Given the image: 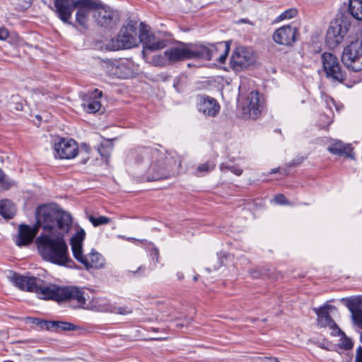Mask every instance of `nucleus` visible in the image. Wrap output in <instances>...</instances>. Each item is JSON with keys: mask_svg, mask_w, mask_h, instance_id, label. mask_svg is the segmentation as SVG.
<instances>
[{"mask_svg": "<svg viewBox=\"0 0 362 362\" xmlns=\"http://www.w3.org/2000/svg\"><path fill=\"white\" fill-rule=\"evenodd\" d=\"M35 217L39 226L45 232L36 239L37 250L45 261L66 266L71 262L64 236L72 223L70 214L57 210L55 206L42 205L36 209Z\"/></svg>", "mask_w": 362, "mask_h": 362, "instance_id": "f257e3e1", "label": "nucleus"}, {"mask_svg": "<svg viewBox=\"0 0 362 362\" xmlns=\"http://www.w3.org/2000/svg\"><path fill=\"white\" fill-rule=\"evenodd\" d=\"M48 6L55 9L58 17L64 22H68L75 8H78L76 21L83 27L86 26L87 17L92 13L100 25L112 28L119 21V13L111 8L98 4L96 1H51Z\"/></svg>", "mask_w": 362, "mask_h": 362, "instance_id": "f03ea898", "label": "nucleus"}, {"mask_svg": "<svg viewBox=\"0 0 362 362\" xmlns=\"http://www.w3.org/2000/svg\"><path fill=\"white\" fill-rule=\"evenodd\" d=\"M230 50L228 42L204 45L202 43L178 42L165 51V55L169 63H175L187 59H214L219 63H224Z\"/></svg>", "mask_w": 362, "mask_h": 362, "instance_id": "7ed1b4c3", "label": "nucleus"}, {"mask_svg": "<svg viewBox=\"0 0 362 362\" xmlns=\"http://www.w3.org/2000/svg\"><path fill=\"white\" fill-rule=\"evenodd\" d=\"M136 163L141 172L144 173L145 179L154 181L168 177L170 170L180 165V161L168 152L149 148L141 151Z\"/></svg>", "mask_w": 362, "mask_h": 362, "instance_id": "20e7f679", "label": "nucleus"}, {"mask_svg": "<svg viewBox=\"0 0 362 362\" xmlns=\"http://www.w3.org/2000/svg\"><path fill=\"white\" fill-rule=\"evenodd\" d=\"M12 282L19 289L35 293L39 298L62 301L64 286L52 284H45L42 280L35 276L14 274Z\"/></svg>", "mask_w": 362, "mask_h": 362, "instance_id": "39448f33", "label": "nucleus"}, {"mask_svg": "<svg viewBox=\"0 0 362 362\" xmlns=\"http://www.w3.org/2000/svg\"><path fill=\"white\" fill-rule=\"evenodd\" d=\"M86 237L85 230L80 228L71 237L70 244L74 258L83 264L88 269L90 268L101 269L105 264V258L94 249L84 255L83 252V242Z\"/></svg>", "mask_w": 362, "mask_h": 362, "instance_id": "423d86ee", "label": "nucleus"}, {"mask_svg": "<svg viewBox=\"0 0 362 362\" xmlns=\"http://www.w3.org/2000/svg\"><path fill=\"white\" fill-rule=\"evenodd\" d=\"M140 25L139 40L143 43L142 54L145 61L155 66H165L168 60L165 54L151 56V54L153 51L164 48L166 46V41L151 35L143 23Z\"/></svg>", "mask_w": 362, "mask_h": 362, "instance_id": "0eeeda50", "label": "nucleus"}, {"mask_svg": "<svg viewBox=\"0 0 362 362\" xmlns=\"http://www.w3.org/2000/svg\"><path fill=\"white\" fill-rule=\"evenodd\" d=\"M341 62L350 70L362 71V40L351 41L344 48Z\"/></svg>", "mask_w": 362, "mask_h": 362, "instance_id": "6e6552de", "label": "nucleus"}, {"mask_svg": "<svg viewBox=\"0 0 362 362\" xmlns=\"http://www.w3.org/2000/svg\"><path fill=\"white\" fill-rule=\"evenodd\" d=\"M350 25L342 19L337 18L330 23L327 31L325 42L327 45L334 49L344 40Z\"/></svg>", "mask_w": 362, "mask_h": 362, "instance_id": "1a4fd4ad", "label": "nucleus"}, {"mask_svg": "<svg viewBox=\"0 0 362 362\" xmlns=\"http://www.w3.org/2000/svg\"><path fill=\"white\" fill-rule=\"evenodd\" d=\"M264 108V100L257 92H251L242 105L243 117L257 119Z\"/></svg>", "mask_w": 362, "mask_h": 362, "instance_id": "9d476101", "label": "nucleus"}, {"mask_svg": "<svg viewBox=\"0 0 362 362\" xmlns=\"http://www.w3.org/2000/svg\"><path fill=\"white\" fill-rule=\"evenodd\" d=\"M54 156L59 159H72L78 153L77 143L72 139L61 138L54 144Z\"/></svg>", "mask_w": 362, "mask_h": 362, "instance_id": "9b49d317", "label": "nucleus"}, {"mask_svg": "<svg viewBox=\"0 0 362 362\" xmlns=\"http://www.w3.org/2000/svg\"><path fill=\"white\" fill-rule=\"evenodd\" d=\"M322 62L327 77L340 82L344 80V74L341 70L336 56L330 53H324L322 55Z\"/></svg>", "mask_w": 362, "mask_h": 362, "instance_id": "f8f14e48", "label": "nucleus"}, {"mask_svg": "<svg viewBox=\"0 0 362 362\" xmlns=\"http://www.w3.org/2000/svg\"><path fill=\"white\" fill-rule=\"evenodd\" d=\"M253 62V51L245 47H236L230 58V65L235 70L247 67Z\"/></svg>", "mask_w": 362, "mask_h": 362, "instance_id": "ddd939ff", "label": "nucleus"}, {"mask_svg": "<svg viewBox=\"0 0 362 362\" xmlns=\"http://www.w3.org/2000/svg\"><path fill=\"white\" fill-rule=\"evenodd\" d=\"M297 35V28L291 25H287L275 30L273 34V40L277 44L290 46L296 41Z\"/></svg>", "mask_w": 362, "mask_h": 362, "instance_id": "4468645a", "label": "nucleus"}, {"mask_svg": "<svg viewBox=\"0 0 362 362\" xmlns=\"http://www.w3.org/2000/svg\"><path fill=\"white\" fill-rule=\"evenodd\" d=\"M89 296L82 289L75 286H64L62 301L68 300L74 301L77 308L85 309Z\"/></svg>", "mask_w": 362, "mask_h": 362, "instance_id": "2eb2a0df", "label": "nucleus"}, {"mask_svg": "<svg viewBox=\"0 0 362 362\" xmlns=\"http://www.w3.org/2000/svg\"><path fill=\"white\" fill-rule=\"evenodd\" d=\"M197 110L206 117H214L219 112L220 105L214 98L201 96L197 102Z\"/></svg>", "mask_w": 362, "mask_h": 362, "instance_id": "dca6fc26", "label": "nucleus"}, {"mask_svg": "<svg viewBox=\"0 0 362 362\" xmlns=\"http://www.w3.org/2000/svg\"><path fill=\"white\" fill-rule=\"evenodd\" d=\"M136 28L133 25L128 24L121 30L118 35V41L124 49H129L137 45Z\"/></svg>", "mask_w": 362, "mask_h": 362, "instance_id": "f3484780", "label": "nucleus"}, {"mask_svg": "<svg viewBox=\"0 0 362 362\" xmlns=\"http://www.w3.org/2000/svg\"><path fill=\"white\" fill-rule=\"evenodd\" d=\"M103 92L98 89H95L90 95H86L83 99L82 106L87 112L95 113L98 112L101 107L99 99L102 97Z\"/></svg>", "mask_w": 362, "mask_h": 362, "instance_id": "a211bd4d", "label": "nucleus"}, {"mask_svg": "<svg viewBox=\"0 0 362 362\" xmlns=\"http://www.w3.org/2000/svg\"><path fill=\"white\" fill-rule=\"evenodd\" d=\"M37 233V229L35 227H30L24 224L20 225L18 235L16 239V245L18 246H24L30 244Z\"/></svg>", "mask_w": 362, "mask_h": 362, "instance_id": "6ab92c4d", "label": "nucleus"}, {"mask_svg": "<svg viewBox=\"0 0 362 362\" xmlns=\"http://www.w3.org/2000/svg\"><path fill=\"white\" fill-rule=\"evenodd\" d=\"M111 303L105 298H93L87 301L85 310H90L95 312L109 313Z\"/></svg>", "mask_w": 362, "mask_h": 362, "instance_id": "aec40b11", "label": "nucleus"}, {"mask_svg": "<svg viewBox=\"0 0 362 362\" xmlns=\"http://www.w3.org/2000/svg\"><path fill=\"white\" fill-rule=\"evenodd\" d=\"M327 149L332 154L354 159L353 148L351 144H344L341 141H337Z\"/></svg>", "mask_w": 362, "mask_h": 362, "instance_id": "412c9836", "label": "nucleus"}, {"mask_svg": "<svg viewBox=\"0 0 362 362\" xmlns=\"http://www.w3.org/2000/svg\"><path fill=\"white\" fill-rule=\"evenodd\" d=\"M329 308L325 306L315 309L317 315V322L320 327H329V326H334V322L328 313Z\"/></svg>", "mask_w": 362, "mask_h": 362, "instance_id": "4be33fe9", "label": "nucleus"}, {"mask_svg": "<svg viewBox=\"0 0 362 362\" xmlns=\"http://www.w3.org/2000/svg\"><path fill=\"white\" fill-rule=\"evenodd\" d=\"M16 213L14 204L9 200L0 201V214L6 218H11Z\"/></svg>", "mask_w": 362, "mask_h": 362, "instance_id": "5701e85b", "label": "nucleus"}, {"mask_svg": "<svg viewBox=\"0 0 362 362\" xmlns=\"http://www.w3.org/2000/svg\"><path fill=\"white\" fill-rule=\"evenodd\" d=\"M349 11L354 18L362 21V1H349Z\"/></svg>", "mask_w": 362, "mask_h": 362, "instance_id": "b1692460", "label": "nucleus"}, {"mask_svg": "<svg viewBox=\"0 0 362 362\" xmlns=\"http://www.w3.org/2000/svg\"><path fill=\"white\" fill-rule=\"evenodd\" d=\"M325 102L327 105V108L329 110V113L326 115L325 116V120L324 121V124H322V127H325L326 125H328L332 122V118H333V112H332V106L335 107L336 109L338 110L337 107L335 105L334 100L332 98H326Z\"/></svg>", "mask_w": 362, "mask_h": 362, "instance_id": "393cba45", "label": "nucleus"}, {"mask_svg": "<svg viewBox=\"0 0 362 362\" xmlns=\"http://www.w3.org/2000/svg\"><path fill=\"white\" fill-rule=\"evenodd\" d=\"M110 313L126 315L132 313V309L129 306H117L111 303Z\"/></svg>", "mask_w": 362, "mask_h": 362, "instance_id": "a878e982", "label": "nucleus"}, {"mask_svg": "<svg viewBox=\"0 0 362 362\" xmlns=\"http://www.w3.org/2000/svg\"><path fill=\"white\" fill-rule=\"evenodd\" d=\"M351 315L355 325L362 328V305L351 309Z\"/></svg>", "mask_w": 362, "mask_h": 362, "instance_id": "bb28decb", "label": "nucleus"}, {"mask_svg": "<svg viewBox=\"0 0 362 362\" xmlns=\"http://www.w3.org/2000/svg\"><path fill=\"white\" fill-rule=\"evenodd\" d=\"M88 218L89 221L95 227L99 226L100 225L107 224L111 221L110 218L103 216L95 217L93 215H90L88 216Z\"/></svg>", "mask_w": 362, "mask_h": 362, "instance_id": "cd10ccee", "label": "nucleus"}, {"mask_svg": "<svg viewBox=\"0 0 362 362\" xmlns=\"http://www.w3.org/2000/svg\"><path fill=\"white\" fill-rule=\"evenodd\" d=\"M112 69H111V74L113 75H116L117 77L119 78H128L131 75L130 71H127L125 73H122L124 70L126 69V67L123 64H119V66H114L111 65Z\"/></svg>", "mask_w": 362, "mask_h": 362, "instance_id": "c85d7f7f", "label": "nucleus"}, {"mask_svg": "<svg viewBox=\"0 0 362 362\" xmlns=\"http://www.w3.org/2000/svg\"><path fill=\"white\" fill-rule=\"evenodd\" d=\"M220 169L223 173H226L228 171H230L235 175L240 176L243 173V170L240 168L237 165H228L224 163H222L220 165Z\"/></svg>", "mask_w": 362, "mask_h": 362, "instance_id": "c756f323", "label": "nucleus"}, {"mask_svg": "<svg viewBox=\"0 0 362 362\" xmlns=\"http://www.w3.org/2000/svg\"><path fill=\"white\" fill-rule=\"evenodd\" d=\"M49 323L52 325V327H56L62 330H74L76 329V326L69 322L55 321L50 322Z\"/></svg>", "mask_w": 362, "mask_h": 362, "instance_id": "7c9ffc66", "label": "nucleus"}, {"mask_svg": "<svg viewBox=\"0 0 362 362\" xmlns=\"http://www.w3.org/2000/svg\"><path fill=\"white\" fill-rule=\"evenodd\" d=\"M297 14L296 8H289L282 12L278 17L279 21L288 20L293 18Z\"/></svg>", "mask_w": 362, "mask_h": 362, "instance_id": "2f4dec72", "label": "nucleus"}, {"mask_svg": "<svg viewBox=\"0 0 362 362\" xmlns=\"http://www.w3.org/2000/svg\"><path fill=\"white\" fill-rule=\"evenodd\" d=\"M215 165L210 163H203L198 166L197 170L199 173H208L214 168Z\"/></svg>", "mask_w": 362, "mask_h": 362, "instance_id": "473e14b6", "label": "nucleus"}, {"mask_svg": "<svg viewBox=\"0 0 362 362\" xmlns=\"http://www.w3.org/2000/svg\"><path fill=\"white\" fill-rule=\"evenodd\" d=\"M340 346L348 349H351L353 346L352 341L350 339L347 338L345 334H342L340 337Z\"/></svg>", "mask_w": 362, "mask_h": 362, "instance_id": "72a5a7b5", "label": "nucleus"}, {"mask_svg": "<svg viewBox=\"0 0 362 362\" xmlns=\"http://www.w3.org/2000/svg\"><path fill=\"white\" fill-rule=\"evenodd\" d=\"M328 328L330 329L331 334L333 336H338L340 337L342 334H344L335 322L334 326H329Z\"/></svg>", "mask_w": 362, "mask_h": 362, "instance_id": "f704fd0d", "label": "nucleus"}, {"mask_svg": "<svg viewBox=\"0 0 362 362\" xmlns=\"http://www.w3.org/2000/svg\"><path fill=\"white\" fill-rule=\"evenodd\" d=\"M274 201L276 204H287L286 199L284 195L279 194L274 197Z\"/></svg>", "mask_w": 362, "mask_h": 362, "instance_id": "c9c22d12", "label": "nucleus"}, {"mask_svg": "<svg viewBox=\"0 0 362 362\" xmlns=\"http://www.w3.org/2000/svg\"><path fill=\"white\" fill-rule=\"evenodd\" d=\"M9 35L8 31L4 27H0V40H5Z\"/></svg>", "mask_w": 362, "mask_h": 362, "instance_id": "e433bc0d", "label": "nucleus"}, {"mask_svg": "<svg viewBox=\"0 0 362 362\" xmlns=\"http://www.w3.org/2000/svg\"><path fill=\"white\" fill-rule=\"evenodd\" d=\"M261 362H279L277 358L272 357L259 358Z\"/></svg>", "mask_w": 362, "mask_h": 362, "instance_id": "4c0bfd02", "label": "nucleus"}, {"mask_svg": "<svg viewBox=\"0 0 362 362\" xmlns=\"http://www.w3.org/2000/svg\"><path fill=\"white\" fill-rule=\"evenodd\" d=\"M356 362H362V348L359 347L357 351Z\"/></svg>", "mask_w": 362, "mask_h": 362, "instance_id": "58836bf2", "label": "nucleus"}, {"mask_svg": "<svg viewBox=\"0 0 362 362\" xmlns=\"http://www.w3.org/2000/svg\"><path fill=\"white\" fill-rule=\"evenodd\" d=\"M5 175L3 170L0 168V183L2 185L4 183Z\"/></svg>", "mask_w": 362, "mask_h": 362, "instance_id": "ea45409f", "label": "nucleus"}, {"mask_svg": "<svg viewBox=\"0 0 362 362\" xmlns=\"http://www.w3.org/2000/svg\"><path fill=\"white\" fill-rule=\"evenodd\" d=\"M177 276L179 279H182L184 278V274L182 272H177Z\"/></svg>", "mask_w": 362, "mask_h": 362, "instance_id": "a19ab883", "label": "nucleus"}, {"mask_svg": "<svg viewBox=\"0 0 362 362\" xmlns=\"http://www.w3.org/2000/svg\"><path fill=\"white\" fill-rule=\"evenodd\" d=\"M279 171V168H274V169H272V171H271V173H276Z\"/></svg>", "mask_w": 362, "mask_h": 362, "instance_id": "79ce46f5", "label": "nucleus"}, {"mask_svg": "<svg viewBox=\"0 0 362 362\" xmlns=\"http://www.w3.org/2000/svg\"><path fill=\"white\" fill-rule=\"evenodd\" d=\"M16 110H22V105L21 104H18V106L16 107Z\"/></svg>", "mask_w": 362, "mask_h": 362, "instance_id": "37998d69", "label": "nucleus"}, {"mask_svg": "<svg viewBox=\"0 0 362 362\" xmlns=\"http://www.w3.org/2000/svg\"><path fill=\"white\" fill-rule=\"evenodd\" d=\"M84 148H85V151L87 152V153H89L90 151V148L87 146H84Z\"/></svg>", "mask_w": 362, "mask_h": 362, "instance_id": "c03bdc74", "label": "nucleus"}, {"mask_svg": "<svg viewBox=\"0 0 362 362\" xmlns=\"http://www.w3.org/2000/svg\"><path fill=\"white\" fill-rule=\"evenodd\" d=\"M300 162H301V160L298 162L297 163H293L291 165H295L299 164Z\"/></svg>", "mask_w": 362, "mask_h": 362, "instance_id": "a18cd8bd", "label": "nucleus"}, {"mask_svg": "<svg viewBox=\"0 0 362 362\" xmlns=\"http://www.w3.org/2000/svg\"><path fill=\"white\" fill-rule=\"evenodd\" d=\"M197 279H198V276H194V281H197Z\"/></svg>", "mask_w": 362, "mask_h": 362, "instance_id": "49530a36", "label": "nucleus"}, {"mask_svg": "<svg viewBox=\"0 0 362 362\" xmlns=\"http://www.w3.org/2000/svg\"><path fill=\"white\" fill-rule=\"evenodd\" d=\"M141 269H142V267H139L138 268V270H141Z\"/></svg>", "mask_w": 362, "mask_h": 362, "instance_id": "de8ad7c7", "label": "nucleus"}]
</instances>
